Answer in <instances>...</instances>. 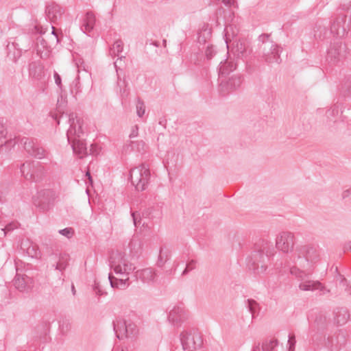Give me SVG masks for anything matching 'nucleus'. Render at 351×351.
<instances>
[{
    "label": "nucleus",
    "mask_w": 351,
    "mask_h": 351,
    "mask_svg": "<svg viewBox=\"0 0 351 351\" xmlns=\"http://www.w3.org/2000/svg\"><path fill=\"white\" fill-rule=\"evenodd\" d=\"M62 104L60 99H58L57 113L52 115L53 118L57 120L58 124H60V119L63 118L64 116L67 119L70 124V127L66 132V137L68 142L71 144L73 152L80 155V158L88 154L87 147L86 143L84 142L82 136H84V131L82 129L83 121L78 119L75 114L70 113L69 114L62 112Z\"/></svg>",
    "instance_id": "nucleus-1"
},
{
    "label": "nucleus",
    "mask_w": 351,
    "mask_h": 351,
    "mask_svg": "<svg viewBox=\"0 0 351 351\" xmlns=\"http://www.w3.org/2000/svg\"><path fill=\"white\" fill-rule=\"evenodd\" d=\"M258 50L267 62L278 63L281 62L280 47L271 39L269 34H262L258 36Z\"/></svg>",
    "instance_id": "nucleus-2"
},
{
    "label": "nucleus",
    "mask_w": 351,
    "mask_h": 351,
    "mask_svg": "<svg viewBox=\"0 0 351 351\" xmlns=\"http://www.w3.org/2000/svg\"><path fill=\"white\" fill-rule=\"evenodd\" d=\"M317 249L311 245L298 246L293 255V262L300 267L306 268L319 259Z\"/></svg>",
    "instance_id": "nucleus-3"
},
{
    "label": "nucleus",
    "mask_w": 351,
    "mask_h": 351,
    "mask_svg": "<svg viewBox=\"0 0 351 351\" xmlns=\"http://www.w3.org/2000/svg\"><path fill=\"white\" fill-rule=\"evenodd\" d=\"M150 178L149 167L146 164L134 167L130 170V180L137 191L145 190Z\"/></svg>",
    "instance_id": "nucleus-4"
},
{
    "label": "nucleus",
    "mask_w": 351,
    "mask_h": 351,
    "mask_svg": "<svg viewBox=\"0 0 351 351\" xmlns=\"http://www.w3.org/2000/svg\"><path fill=\"white\" fill-rule=\"evenodd\" d=\"M180 340L183 350L199 349L203 345V339L197 329L192 328L184 330L180 334Z\"/></svg>",
    "instance_id": "nucleus-5"
},
{
    "label": "nucleus",
    "mask_w": 351,
    "mask_h": 351,
    "mask_svg": "<svg viewBox=\"0 0 351 351\" xmlns=\"http://www.w3.org/2000/svg\"><path fill=\"white\" fill-rule=\"evenodd\" d=\"M110 266L114 272L119 276L129 275L136 269L135 266L128 261L125 255L120 252L112 254Z\"/></svg>",
    "instance_id": "nucleus-6"
},
{
    "label": "nucleus",
    "mask_w": 351,
    "mask_h": 351,
    "mask_svg": "<svg viewBox=\"0 0 351 351\" xmlns=\"http://www.w3.org/2000/svg\"><path fill=\"white\" fill-rule=\"evenodd\" d=\"M290 271L292 274H295L297 277L300 278L302 280V282L299 285V289L302 291H315V290H319L322 293L320 295H325L327 293L330 292L329 289H327L324 286L322 285V284L318 281H314V280H305L302 276L305 275V274L298 269L295 267H293L290 269Z\"/></svg>",
    "instance_id": "nucleus-7"
},
{
    "label": "nucleus",
    "mask_w": 351,
    "mask_h": 351,
    "mask_svg": "<svg viewBox=\"0 0 351 351\" xmlns=\"http://www.w3.org/2000/svg\"><path fill=\"white\" fill-rule=\"evenodd\" d=\"M19 142L23 146L27 153L36 158L42 159L47 155V151L40 146L36 139L22 137L19 139Z\"/></svg>",
    "instance_id": "nucleus-8"
},
{
    "label": "nucleus",
    "mask_w": 351,
    "mask_h": 351,
    "mask_svg": "<svg viewBox=\"0 0 351 351\" xmlns=\"http://www.w3.org/2000/svg\"><path fill=\"white\" fill-rule=\"evenodd\" d=\"M347 47L341 41L337 40L331 44L328 50L327 60L332 64H337L346 58Z\"/></svg>",
    "instance_id": "nucleus-9"
},
{
    "label": "nucleus",
    "mask_w": 351,
    "mask_h": 351,
    "mask_svg": "<svg viewBox=\"0 0 351 351\" xmlns=\"http://www.w3.org/2000/svg\"><path fill=\"white\" fill-rule=\"evenodd\" d=\"M268 257L269 256H266L265 254L256 250L252 254L250 260L248 262L250 269L253 270L254 273L256 274H263L267 267L265 260L267 259Z\"/></svg>",
    "instance_id": "nucleus-10"
},
{
    "label": "nucleus",
    "mask_w": 351,
    "mask_h": 351,
    "mask_svg": "<svg viewBox=\"0 0 351 351\" xmlns=\"http://www.w3.org/2000/svg\"><path fill=\"white\" fill-rule=\"evenodd\" d=\"M294 245V234L290 232H282L276 237V247L278 250L288 253Z\"/></svg>",
    "instance_id": "nucleus-11"
},
{
    "label": "nucleus",
    "mask_w": 351,
    "mask_h": 351,
    "mask_svg": "<svg viewBox=\"0 0 351 351\" xmlns=\"http://www.w3.org/2000/svg\"><path fill=\"white\" fill-rule=\"evenodd\" d=\"M349 29V23H346V16L341 14L338 16L330 26V32L335 36L343 37Z\"/></svg>",
    "instance_id": "nucleus-12"
},
{
    "label": "nucleus",
    "mask_w": 351,
    "mask_h": 351,
    "mask_svg": "<svg viewBox=\"0 0 351 351\" xmlns=\"http://www.w3.org/2000/svg\"><path fill=\"white\" fill-rule=\"evenodd\" d=\"M345 341L343 333L339 330L338 332H335L333 335L328 336L325 339L324 345L328 351H339Z\"/></svg>",
    "instance_id": "nucleus-13"
},
{
    "label": "nucleus",
    "mask_w": 351,
    "mask_h": 351,
    "mask_svg": "<svg viewBox=\"0 0 351 351\" xmlns=\"http://www.w3.org/2000/svg\"><path fill=\"white\" fill-rule=\"evenodd\" d=\"M242 82L243 79L240 75H233L226 81L222 80L219 85L220 92L222 95H226L230 92L238 89Z\"/></svg>",
    "instance_id": "nucleus-14"
},
{
    "label": "nucleus",
    "mask_w": 351,
    "mask_h": 351,
    "mask_svg": "<svg viewBox=\"0 0 351 351\" xmlns=\"http://www.w3.org/2000/svg\"><path fill=\"white\" fill-rule=\"evenodd\" d=\"M187 312L183 306H174L169 312L168 320L174 326H180L185 319H187Z\"/></svg>",
    "instance_id": "nucleus-15"
},
{
    "label": "nucleus",
    "mask_w": 351,
    "mask_h": 351,
    "mask_svg": "<svg viewBox=\"0 0 351 351\" xmlns=\"http://www.w3.org/2000/svg\"><path fill=\"white\" fill-rule=\"evenodd\" d=\"M32 40L29 36L21 35L16 37L12 43H8L7 48L8 50V56H11L12 48H18V49L27 51L31 47Z\"/></svg>",
    "instance_id": "nucleus-16"
},
{
    "label": "nucleus",
    "mask_w": 351,
    "mask_h": 351,
    "mask_svg": "<svg viewBox=\"0 0 351 351\" xmlns=\"http://www.w3.org/2000/svg\"><path fill=\"white\" fill-rule=\"evenodd\" d=\"M156 276V271L152 267L138 269L135 271V277L143 282L149 283L154 282Z\"/></svg>",
    "instance_id": "nucleus-17"
},
{
    "label": "nucleus",
    "mask_w": 351,
    "mask_h": 351,
    "mask_svg": "<svg viewBox=\"0 0 351 351\" xmlns=\"http://www.w3.org/2000/svg\"><path fill=\"white\" fill-rule=\"evenodd\" d=\"M45 12L50 21L56 23L58 19H61L64 11L59 5L53 3L46 7Z\"/></svg>",
    "instance_id": "nucleus-18"
},
{
    "label": "nucleus",
    "mask_w": 351,
    "mask_h": 351,
    "mask_svg": "<svg viewBox=\"0 0 351 351\" xmlns=\"http://www.w3.org/2000/svg\"><path fill=\"white\" fill-rule=\"evenodd\" d=\"M123 50V43L121 40L119 39L116 40L112 47L110 48L109 50V54L112 57L114 58L115 56H117L118 58L116 62H114V67L116 69L117 72H118V62H121L123 59H125V57L121 54V53Z\"/></svg>",
    "instance_id": "nucleus-19"
},
{
    "label": "nucleus",
    "mask_w": 351,
    "mask_h": 351,
    "mask_svg": "<svg viewBox=\"0 0 351 351\" xmlns=\"http://www.w3.org/2000/svg\"><path fill=\"white\" fill-rule=\"evenodd\" d=\"M124 276L125 277V278H119L114 276L112 273H110L108 274V280L111 287L121 290L126 289L130 285V281L129 275Z\"/></svg>",
    "instance_id": "nucleus-20"
},
{
    "label": "nucleus",
    "mask_w": 351,
    "mask_h": 351,
    "mask_svg": "<svg viewBox=\"0 0 351 351\" xmlns=\"http://www.w3.org/2000/svg\"><path fill=\"white\" fill-rule=\"evenodd\" d=\"M36 50L37 55L42 59H46L49 56V47L41 36L36 38Z\"/></svg>",
    "instance_id": "nucleus-21"
},
{
    "label": "nucleus",
    "mask_w": 351,
    "mask_h": 351,
    "mask_svg": "<svg viewBox=\"0 0 351 351\" xmlns=\"http://www.w3.org/2000/svg\"><path fill=\"white\" fill-rule=\"evenodd\" d=\"M350 318V314L346 308L338 307L334 311V321L335 322L342 326L347 323Z\"/></svg>",
    "instance_id": "nucleus-22"
},
{
    "label": "nucleus",
    "mask_w": 351,
    "mask_h": 351,
    "mask_svg": "<svg viewBox=\"0 0 351 351\" xmlns=\"http://www.w3.org/2000/svg\"><path fill=\"white\" fill-rule=\"evenodd\" d=\"M95 21L96 19L94 14L91 12H86L83 19L81 29L85 34L90 33L94 28Z\"/></svg>",
    "instance_id": "nucleus-23"
},
{
    "label": "nucleus",
    "mask_w": 351,
    "mask_h": 351,
    "mask_svg": "<svg viewBox=\"0 0 351 351\" xmlns=\"http://www.w3.org/2000/svg\"><path fill=\"white\" fill-rule=\"evenodd\" d=\"M112 324L114 331L119 339L127 337L126 321L124 319H117L113 322Z\"/></svg>",
    "instance_id": "nucleus-24"
},
{
    "label": "nucleus",
    "mask_w": 351,
    "mask_h": 351,
    "mask_svg": "<svg viewBox=\"0 0 351 351\" xmlns=\"http://www.w3.org/2000/svg\"><path fill=\"white\" fill-rule=\"evenodd\" d=\"M44 66L40 60L33 61L29 64V75L31 77L40 79L43 74Z\"/></svg>",
    "instance_id": "nucleus-25"
},
{
    "label": "nucleus",
    "mask_w": 351,
    "mask_h": 351,
    "mask_svg": "<svg viewBox=\"0 0 351 351\" xmlns=\"http://www.w3.org/2000/svg\"><path fill=\"white\" fill-rule=\"evenodd\" d=\"M31 282L32 279L26 275L16 274L14 279V285L20 291H25Z\"/></svg>",
    "instance_id": "nucleus-26"
},
{
    "label": "nucleus",
    "mask_w": 351,
    "mask_h": 351,
    "mask_svg": "<svg viewBox=\"0 0 351 351\" xmlns=\"http://www.w3.org/2000/svg\"><path fill=\"white\" fill-rule=\"evenodd\" d=\"M237 68V64L232 61L226 60L223 62H220V67L219 71V75L220 78L225 77L228 75L230 72L235 70Z\"/></svg>",
    "instance_id": "nucleus-27"
},
{
    "label": "nucleus",
    "mask_w": 351,
    "mask_h": 351,
    "mask_svg": "<svg viewBox=\"0 0 351 351\" xmlns=\"http://www.w3.org/2000/svg\"><path fill=\"white\" fill-rule=\"evenodd\" d=\"M232 51L238 58H242L247 56V52L246 43L241 40L235 42L233 45Z\"/></svg>",
    "instance_id": "nucleus-28"
},
{
    "label": "nucleus",
    "mask_w": 351,
    "mask_h": 351,
    "mask_svg": "<svg viewBox=\"0 0 351 351\" xmlns=\"http://www.w3.org/2000/svg\"><path fill=\"white\" fill-rule=\"evenodd\" d=\"M256 250L265 254L266 256L273 254L274 250L273 244L265 240H261L259 243L256 244Z\"/></svg>",
    "instance_id": "nucleus-29"
},
{
    "label": "nucleus",
    "mask_w": 351,
    "mask_h": 351,
    "mask_svg": "<svg viewBox=\"0 0 351 351\" xmlns=\"http://www.w3.org/2000/svg\"><path fill=\"white\" fill-rule=\"evenodd\" d=\"M70 256L68 254H60L58 261L56 265H53L55 269L63 271L68 266Z\"/></svg>",
    "instance_id": "nucleus-30"
},
{
    "label": "nucleus",
    "mask_w": 351,
    "mask_h": 351,
    "mask_svg": "<svg viewBox=\"0 0 351 351\" xmlns=\"http://www.w3.org/2000/svg\"><path fill=\"white\" fill-rule=\"evenodd\" d=\"M117 75H119L117 73ZM117 86L119 87V91L121 97L124 99L127 98L129 95V88H128V83L125 78L123 80L118 75L117 77Z\"/></svg>",
    "instance_id": "nucleus-31"
},
{
    "label": "nucleus",
    "mask_w": 351,
    "mask_h": 351,
    "mask_svg": "<svg viewBox=\"0 0 351 351\" xmlns=\"http://www.w3.org/2000/svg\"><path fill=\"white\" fill-rule=\"evenodd\" d=\"M247 308L252 314V318L259 312L260 307L258 303L253 299H247L245 302Z\"/></svg>",
    "instance_id": "nucleus-32"
},
{
    "label": "nucleus",
    "mask_w": 351,
    "mask_h": 351,
    "mask_svg": "<svg viewBox=\"0 0 351 351\" xmlns=\"http://www.w3.org/2000/svg\"><path fill=\"white\" fill-rule=\"evenodd\" d=\"M170 252L168 250L160 248V254L157 261V265L159 267H162L165 263L169 259Z\"/></svg>",
    "instance_id": "nucleus-33"
},
{
    "label": "nucleus",
    "mask_w": 351,
    "mask_h": 351,
    "mask_svg": "<svg viewBox=\"0 0 351 351\" xmlns=\"http://www.w3.org/2000/svg\"><path fill=\"white\" fill-rule=\"evenodd\" d=\"M278 341L276 339H270L265 341L261 346L262 351H276Z\"/></svg>",
    "instance_id": "nucleus-34"
},
{
    "label": "nucleus",
    "mask_w": 351,
    "mask_h": 351,
    "mask_svg": "<svg viewBox=\"0 0 351 351\" xmlns=\"http://www.w3.org/2000/svg\"><path fill=\"white\" fill-rule=\"evenodd\" d=\"M34 169V161L26 162L21 165L20 170L22 175L27 180L30 173V170Z\"/></svg>",
    "instance_id": "nucleus-35"
},
{
    "label": "nucleus",
    "mask_w": 351,
    "mask_h": 351,
    "mask_svg": "<svg viewBox=\"0 0 351 351\" xmlns=\"http://www.w3.org/2000/svg\"><path fill=\"white\" fill-rule=\"evenodd\" d=\"M126 329H127V337H133L136 336L138 334V329L136 326V325L132 322H127L126 324Z\"/></svg>",
    "instance_id": "nucleus-36"
},
{
    "label": "nucleus",
    "mask_w": 351,
    "mask_h": 351,
    "mask_svg": "<svg viewBox=\"0 0 351 351\" xmlns=\"http://www.w3.org/2000/svg\"><path fill=\"white\" fill-rule=\"evenodd\" d=\"M335 271H336V274L335 276V280L336 282L337 283L338 282L340 285H341L346 288L348 287V280L344 277L343 275L341 274L338 271L337 267H335Z\"/></svg>",
    "instance_id": "nucleus-37"
},
{
    "label": "nucleus",
    "mask_w": 351,
    "mask_h": 351,
    "mask_svg": "<svg viewBox=\"0 0 351 351\" xmlns=\"http://www.w3.org/2000/svg\"><path fill=\"white\" fill-rule=\"evenodd\" d=\"M315 322L318 329L323 330L326 326L327 318L323 315H319L316 317Z\"/></svg>",
    "instance_id": "nucleus-38"
},
{
    "label": "nucleus",
    "mask_w": 351,
    "mask_h": 351,
    "mask_svg": "<svg viewBox=\"0 0 351 351\" xmlns=\"http://www.w3.org/2000/svg\"><path fill=\"white\" fill-rule=\"evenodd\" d=\"M341 113L342 111H340L339 106L335 105L326 112V116L328 119L332 117L336 118Z\"/></svg>",
    "instance_id": "nucleus-39"
},
{
    "label": "nucleus",
    "mask_w": 351,
    "mask_h": 351,
    "mask_svg": "<svg viewBox=\"0 0 351 351\" xmlns=\"http://www.w3.org/2000/svg\"><path fill=\"white\" fill-rule=\"evenodd\" d=\"M35 167V182H38L42 180L45 175V169L39 162L38 165Z\"/></svg>",
    "instance_id": "nucleus-40"
},
{
    "label": "nucleus",
    "mask_w": 351,
    "mask_h": 351,
    "mask_svg": "<svg viewBox=\"0 0 351 351\" xmlns=\"http://www.w3.org/2000/svg\"><path fill=\"white\" fill-rule=\"evenodd\" d=\"M25 253L32 258H36L40 254L38 246L34 243L26 250Z\"/></svg>",
    "instance_id": "nucleus-41"
},
{
    "label": "nucleus",
    "mask_w": 351,
    "mask_h": 351,
    "mask_svg": "<svg viewBox=\"0 0 351 351\" xmlns=\"http://www.w3.org/2000/svg\"><path fill=\"white\" fill-rule=\"evenodd\" d=\"M145 107L144 102L139 98L137 99V104H136V113L137 115L139 117H142L143 115L145 114Z\"/></svg>",
    "instance_id": "nucleus-42"
},
{
    "label": "nucleus",
    "mask_w": 351,
    "mask_h": 351,
    "mask_svg": "<svg viewBox=\"0 0 351 351\" xmlns=\"http://www.w3.org/2000/svg\"><path fill=\"white\" fill-rule=\"evenodd\" d=\"M19 223L17 221H12L7 224L2 231H3V234L5 236L8 232H12L14 230L18 228Z\"/></svg>",
    "instance_id": "nucleus-43"
},
{
    "label": "nucleus",
    "mask_w": 351,
    "mask_h": 351,
    "mask_svg": "<svg viewBox=\"0 0 351 351\" xmlns=\"http://www.w3.org/2000/svg\"><path fill=\"white\" fill-rule=\"evenodd\" d=\"M23 50L18 49V48H12L11 56H8L14 62H16L21 56Z\"/></svg>",
    "instance_id": "nucleus-44"
},
{
    "label": "nucleus",
    "mask_w": 351,
    "mask_h": 351,
    "mask_svg": "<svg viewBox=\"0 0 351 351\" xmlns=\"http://www.w3.org/2000/svg\"><path fill=\"white\" fill-rule=\"evenodd\" d=\"M196 267V261L194 260L190 261L187 263L185 269L182 273V276L187 274L190 271L193 270Z\"/></svg>",
    "instance_id": "nucleus-45"
},
{
    "label": "nucleus",
    "mask_w": 351,
    "mask_h": 351,
    "mask_svg": "<svg viewBox=\"0 0 351 351\" xmlns=\"http://www.w3.org/2000/svg\"><path fill=\"white\" fill-rule=\"evenodd\" d=\"M131 215L132 217L134 225L136 227L139 226L141 223V217L140 213L137 211L132 212Z\"/></svg>",
    "instance_id": "nucleus-46"
},
{
    "label": "nucleus",
    "mask_w": 351,
    "mask_h": 351,
    "mask_svg": "<svg viewBox=\"0 0 351 351\" xmlns=\"http://www.w3.org/2000/svg\"><path fill=\"white\" fill-rule=\"evenodd\" d=\"M59 233L69 239L73 237L74 231L71 228H65L64 229L60 230Z\"/></svg>",
    "instance_id": "nucleus-47"
},
{
    "label": "nucleus",
    "mask_w": 351,
    "mask_h": 351,
    "mask_svg": "<svg viewBox=\"0 0 351 351\" xmlns=\"http://www.w3.org/2000/svg\"><path fill=\"white\" fill-rule=\"evenodd\" d=\"M33 243L28 239H23L21 242V249L25 252L27 249L32 246Z\"/></svg>",
    "instance_id": "nucleus-48"
},
{
    "label": "nucleus",
    "mask_w": 351,
    "mask_h": 351,
    "mask_svg": "<svg viewBox=\"0 0 351 351\" xmlns=\"http://www.w3.org/2000/svg\"><path fill=\"white\" fill-rule=\"evenodd\" d=\"M287 260L281 259L278 260L275 263V268L279 272H282V269L284 267V265H285Z\"/></svg>",
    "instance_id": "nucleus-49"
},
{
    "label": "nucleus",
    "mask_w": 351,
    "mask_h": 351,
    "mask_svg": "<svg viewBox=\"0 0 351 351\" xmlns=\"http://www.w3.org/2000/svg\"><path fill=\"white\" fill-rule=\"evenodd\" d=\"M296 341L295 337L294 335H289V340L288 343L289 345V351L293 350L295 348Z\"/></svg>",
    "instance_id": "nucleus-50"
},
{
    "label": "nucleus",
    "mask_w": 351,
    "mask_h": 351,
    "mask_svg": "<svg viewBox=\"0 0 351 351\" xmlns=\"http://www.w3.org/2000/svg\"><path fill=\"white\" fill-rule=\"evenodd\" d=\"M343 89L348 93V95H351V77L345 82Z\"/></svg>",
    "instance_id": "nucleus-51"
},
{
    "label": "nucleus",
    "mask_w": 351,
    "mask_h": 351,
    "mask_svg": "<svg viewBox=\"0 0 351 351\" xmlns=\"http://www.w3.org/2000/svg\"><path fill=\"white\" fill-rule=\"evenodd\" d=\"M205 53H206V56L208 59H211L213 57V56L215 55V51L212 46L211 47L208 46V47H207V48L206 49Z\"/></svg>",
    "instance_id": "nucleus-52"
},
{
    "label": "nucleus",
    "mask_w": 351,
    "mask_h": 351,
    "mask_svg": "<svg viewBox=\"0 0 351 351\" xmlns=\"http://www.w3.org/2000/svg\"><path fill=\"white\" fill-rule=\"evenodd\" d=\"M38 165V162H34V169L30 170V173L28 176V178L27 180H32L35 182V169L36 165Z\"/></svg>",
    "instance_id": "nucleus-53"
},
{
    "label": "nucleus",
    "mask_w": 351,
    "mask_h": 351,
    "mask_svg": "<svg viewBox=\"0 0 351 351\" xmlns=\"http://www.w3.org/2000/svg\"><path fill=\"white\" fill-rule=\"evenodd\" d=\"M138 134V125H134L132 129V131L129 135V137L130 138H134V137H136Z\"/></svg>",
    "instance_id": "nucleus-54"
},
{
    "label": "nucleus",
    "mask_w": 351,
    "mask_h": 351,
    "mask_svg": "<svg viewBox=\"0 0 351 351\" xmlns=\"http://www.w3.org/2000/svg\"><path fill=\"white\" fill-rule=\"evenodd\" d=\"M53 77H54V80H55V82L56 84L61 88V86H62V80H61V77L60 75L57 73V72H54V74H53Z\"/></svg>",
    "instance_id": "nucleus-55"
},
{
    "label": "nucleus",
    "mask_w": 351,
    "mask_h": 351,
    "mask_svg": "<svg viewBox=\"0 0 351 351\" xmlns=\"http://www.w3.org/2000/svg\"><path fill=\"white\" fill-rule=\"evenodd\" d=\"M7 134V131L5 126L0 123V139L2 138H5Z\"/></svg>",
    "instance_id": "nucleus-56"
},
{
    "label": "nucleus",
    "mask_w": 351,
    "mask_h": 351,
    "mask_svg": "<svg viewBox=\"0 0 351 351\" xmlns=\"http://www.w3.org/2000/svg\"><path fill=\"white\" fill-rule=\"evenodd\" d=\"M94 291L97 294L99 295H102L104 293V291L101 289L100 286L97 283L95 284Z\"/></svg>",
    "instance_id": "nucleus-57"
},
{
    "label": "nucleus",
    "mask_w": 351,
    "mask_h": 351,
    "mask_svg": "<svg viewBox=\"0 0 351 351\" xmlns=\"http://www.w3.org/2000/svg\"><path fill=\"white\" fill-rule=\"evenodd\" d=\"M136 245H138L139 249H141V243H140L138 241L132 240V241L130 242V250H131V251H132L133 247H134Z\"/></svg>",
    "instance_id": "nucleus-58"
},
{
    "label": "nucleus",
    "mask_w": 351,
    "mask_h": 351,
    "mask_svg": "<svg viewBox=\"0 0 351 351\" xmlns=\"http://www.w3.org/2000/svg\"><path fill=\"white\" fill-rule=\"evenodd\" d=\"M75 90H76L75 95L82 92L80 83L79 82V77L77 79V82L75 83Z\"/></svg>",
    "instance_id": "nucleus-59"
},
{
    "label": "nucleus",
    "mask_w": 351,
    "mask_h": 351,
    "mask_svg": "<svg viewBox=\"0 0 351 351\" xmlns=\"http://www.w3.org/2000/svg\"><path fill=\"white\" fill-rule=\"evenodd\" d=\"M343 250L346 252V251H348V250H350L351 251V241H347L344 243L343 245Z\"/></svg>",
    "instance_id": "nucleus-60"
},
{
    "label": "nucleus",
    "mask_w": 351,
    "mask_h": 351,
    "mask_svg": "<svg viewBox=\"0 0 351 351\" xmlns=\"http://www.w3.org/2000/svg\"><path fill=\"white\" fill-rule=\"evenodd\" d=\"M350 194H351V189L345 190L342 193V197L343 199H345V198L348 197Z\"/></svg>",
    "instance_id": "nucleus-61"
},
{
    "label": "nucleus",
    "mask_w": 351,
    "mask_h": 351,
    "mask_svg": "<svg viewBox=\"0 0 351 351\" xmlns=\"http://www.w3.org/2000/svg\"><path fill=\"white\" fill-rule=\"evenodd\" d=\"M85 176L88 178L90 184L93 183V178L89 171H86Z\"/></svg>",
    "instance_id": "nucleus-62"
},
{
    "label": "nucleus",
    "mask_w": 351,
    "mask_h": 351,
    "mask_svg": "<svg viewBox=\"0 0 351 351\" xmlns=\"http://www.w3.org/2000/svg\"><path fill=\"white\" fill-rule=\"evenodd\" d=\"M348 287H346V291H349V295H351V279L348 280Z\"/></svg>",
    "instance_id": "nucleus-63"
},
{
    "label": "nucleus",
    "mask_w": 351,
    "mask_h": 351,
    "mask_svg": "<svg viewBox=\"0 0 351 351\" xmlns=\"http://www.w3.org/2000/svg\"><path fill=\"white\" fill-rule=\"evenodd\" d=\"M261 348L260 347V343H258L254 346L252 351H261Z\"/></svg>",
    "instance_id": "nucleus-64"
}]
</instances>
